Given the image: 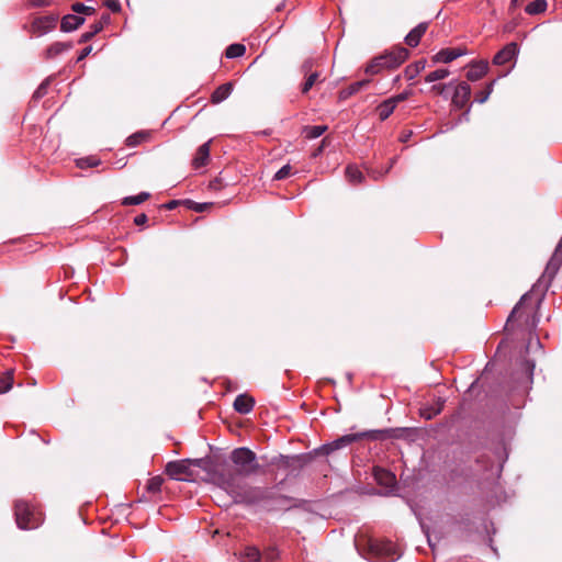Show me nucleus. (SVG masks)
Returning <instances> with one entry per match:
<instances>
[{
  "mask_svg": "<svg viewBox=\"0 0 562 562\" xmlns=\"http://www.w3.org/2000/svg\"><path fill=\"white\" fill-rule=\"evenodd\" d=\"M212 480L221 488L233 496L237 503L256 504L262 501L267 491L261 487H246L229 469L214 470Z\"/></svg>",
  "mask_w": 562,
  "mask_h": 562,
  "instance_id": "f257e3e1",
  "label": "nucleus"
},
{
  "mask_svg": "<svg viewBox=\"0 0 562 562\" xmlns=\"http://www.w3.org/2000/svg\"><path fill=\"white\" fill-rule=\"evenodd\" d=\"M231 460L236 465V470H229L237 475L240 480L241 476H249L259 471V464L257 462V457L254 451L248 448L240 447L236 448L231 453ZM223 468L228 469V467H220L216 470H222Z\"/></svg>",
  "mask_w": 562,
  "mask_h": 562,
  "instance_id": "f03ea898",
  "label": "nucleus"
},
{
  "mask_svg": "<svg viewBox=\"0 0 562 562\" xmlns=\"http://www.w3.org/2000/svg\"><path fill=\"white\" fill-rule=\"evenodd\" d=\"M15 520L21 529H34L42 522L41 512L35 510L24 501L15 503Z\"/></svg>",
  "mask_w": 562,
  "mask_h": 562,
  "instance_id": "7ed1b4c3",
  "label": "nucleus"
},
{
  "mask_svg": "<svg viewBox=\"0 0 562 562\" xmlns=\"http://www.w3.org/2000/svg\"><path fill=\"white\" fill-rule=\"evenodd\" d=\"M381 432L382 431L374 430V431L361 432V434H357V435H346V436H342V437L338 438L337 440L333 441L331 443L323 446L322 450L325 454H328L331 451L340 449L342 447H346V446L350 445L351 442H353L360 438H363V437L378 439L379 435Z\"/></svg>",
  "mask_w": 562,
  "mask_h": 562,
  "instance_id": "20e7f679",
  "label": "nucleus"
},
{
  "mask_svg": "<svg viewBox=\"0 0 562 562\" xmlns=\"http://www.w3.org/2000/svg\"><path fill=\"white\" fill-rule=\"evenodd\" d=\"M190 464L191 461L189 460L171 461L166 464L165 471L172 480L188 481L192 476Z\"/></svg>",
  "mask_w": 562,
  "mask_h": 562,
  "instance_id": "39448f33",
  "label": "nucleus"
},
{
  "mask_svg": "<svg viewBox=\"0 0 562 562\" xmlns=\"http://www.w3.org/2000/svg\"><path fill=\"white\" fill-rule=\"evenodd\" d=\"M408 56V49L403 46H398L381 55V58H383L385 68L393 69L402 65Z\"/></svg>",
  "mask_w": 562,
  "mask_h": 562,
  "instance_id": "423d86ee",
  "label": "nucleus"
},
{
  "mask_svg": "<svg viewBox=\"0 0 562 562\" xmlns=\"http://www.w3.org/2000/svg\"><path fill=\"white\" fill-rule=\"evenodd\" d=\"M371 549L384 561H395L401 557L398 549L391 541L374 542L371 544Z\"/></svg>",
  "mask_w": 562,
  "mask_h": 562,
  "instance_id": "0eeeda50",
  "label": "nucleus"
},
{
  "mask_svg": "<svg viewBox=\"0 0 562 562\" xmlns=\"http://www.w3.org/2000/svg\"><path fill=\"white\" fill-rule=\"evenodd\" d=\"M57 18L54 15H45L34 19L31 24V32L37 36L45 35L56 27Z\"/></svg>",
  "mask_w": 562,
  "mask_h": 562,
  "instance_id": "6e6552de",
  "label": "nucleus"
},
{
  "mask_svg": "<svg viewBox=\"0 0 562 562\" xmlns=\"http://www.w3.org/2000/svg\"><path fill=\"white\" fill-rule=\"evenodd\" d=\"M561 262H562V237L554 250L552 258L548 262L546 270H544L542 277L540 278L539 282L551 281L553 279L554 274L557 273Z\"/></svg>",
  "mask_w": 562,
  "mask_h": 562,
  "instance_id": "1a4fd4ad",
  "label": "nucleus"
},
{
  "mask_svg": "<svg viewBox=\"0 0 562 562\" xmlns=\"http://www.w3.org/2000/svg\"><path fill=\"white\" fill-rule=\"evenodd\" d=\"M471 97V87L467 82H461L456 87L452 103L458 108L462 109L465 106Z\"/></svg>",
  "mask_w": 562,
  "mask_h": 562,
  "instance_id": "9d476101",
  "label": "nucleus"
},
{
  "mask_svg": "<svg viewBox=\"0 0 562 562\" xmlns=\"http://www.w3.org/2000/svg\"><path fill=\"white\" fill-rule=\"evenodd\" d=\"M518 53L517 44L509 43L501 49L493 58L495 65L502 66L509 63Z\"/></svg>",
  "mask_w": 562,
  "mask_h": 562,
  "instance_id": "9b49d317",
  "label": "nucleus"
},
{
  "mask_svg": "<svg viewBox=\"0 0 562 562\" xmlns=\"http://www.w3.org/2000/svg\"><path fill=\"white\" fill-rule=\"evenodd\" d=\"M465 54V50L462 48H445L439 50L434 57L432 60L435 63H451L452 60L461 57Z\"/></svg>",
  "mask_w": 562,
  "mask_h": 562,
  "instance_id": "f8f14e48",
  "label": "nucleus"
},
{
  "mask_svg": "<svg viewBox=\"0 0 562 562\" xmlns=\"http://www.w3.org/2000/svg\"><path fill=\"white\" fill-rule=\"evenodd\" d=\"M529 294H525L520 301L517 303V305L514 307V310L512 311L510 315L508 316V319H507V326L509 325H514L515 322L521 319L524 317V315L526 314L527 316H529L530 313H532V308H530L529 311L526 310V301L528 299Z\"/></svg>",
  "mask_w": 562,
  "mask_h": 562,
  "instance_id": "ddd939ff",
  "label": "nucleus"
},
{
  "mask_svg": "<svg viewBox=\"0 0 562 562\" xmlns=\"http://www.w3.org/2000/svg\"><path fill=\"white\" fill-rule=\"evenodd\" d=\"M373 474L378 484L383 485L385 487L391 488L396 483L395 475L385 469L375 468Z\"/></svg>",
  "mask_w": 562,
  "mask_h": 562,
  "instance_id": "4468645a",
  "label": "nucleus"
},
{
  "mask_svg": "<svg viewBox=\"0 0 562 562\" xmlns=\"http://www.w3.org/2000/svg\"><path fill=\"white\" fill-rule=\"evenodd\" d=\"M255 401L247 394L238 395L234 401V408L239 414H248L252 411Z\"/></svg>",
  "mask_w": 562,
  "mask_h": 562,
  "instance_id": "2eb2a0df",
  "label": "nucleus"
},
{
  "mask_svg": "<svg viewBox=\"0 0 562 562\" xmlns=\"http://www.w3.org/2000/svg\"><path fill=\"white\" fill-rule=\"evenodd\" d=\"M488 70V64L487 61L485 60H480L477 63H473L469 69V71L467 72V78L470 80V81H477L480 80L482 77L485 76V74L487 72Z\"/></svg>",
  "mask_w": 562,
  "mask_h": 562,
  "instance_id": "dca6fc26",
  "label": "nucleus"
},
{
  "mask_svg": "<svg viewBox=\"0 0 562 562\" xmlns=\"http://www.w3.org/2000/svg\"><path fill=\"white\" fill-rule=\"evenodd\" d=\"M427 26V23H419L406 35L405 43L411 47H416L419 44L422 36L425 34Z\"/></svg>",
  "mask_w": 562,
  "mask_h": 562,
  "instance_id": "f3484780",
  "label": "nucleus"
},
{
  "mask_svg": "<svg viewBox=\"0 0 562 562\" xmlns=\"http://www.w3.org/2000/svg\"><path fill=\"white\" fill-rule=\"evenodd\" d=\"M210 158V142L202 144L193 158V166L194 168L203 167L207 164Z\"/></svg>",
  "mask_w": 562,
  "mask_h": 562,
  "instance_id": "a211bd4d",
  "label": "nucleus"
},
{
  "mask_svg": "<svg viewBox=\"0 0 562 562\" xmlns=\"http://www.w3.org/2000/svg\"><path fill=\"white\" fill-rule=\"evenodd\" d=\"M83 22V18H80L75 14H67L61 20L60 29L64 32H71L77 30Z\"/></svg>",
  "mask_w": 562,
  "mask_h": 562,
  "instance_id": "6ab92c4d",
  "label": "nucleus"
},
{
  "mask_svg": "<svg viewBox=\"0 0 562 562\" xmlns=\"http://www.w3.org/2000/svg\"><path fill=\"white\" fill-rule=\"evenodd\" d=\"M233 91V85L231 82L221 85L217 87L211 95V101L215 104L226 100Z\"/></svg>",
  "mask_w": 562,
  "mask_h": 562,
  "instance_id": "aec40b11",
  "label": "nucleus"
},
{
  "mask_svg": "<svg viewBox=\"0 0 562 562\" xmlns=\"http://www.w3.org/2000/svg\"><path fill=\"white\" fill-rule=\"evenodd\" d=\"M72 47L70 43L56 42L47 47L45 52V57L47 59L55 58L58 55L69 50Z\"/></svg>",
  "mask_w": 562,
  "mask_h": 562,
  "instance_id": "412c9836",
  "label": "nucleus"
},
{
  "mask_svg": "<svg viewBox=\"0 0 562 562\" xmlns=\"http://www.w3.org/2000/svg\"><path fill=\"white\" fill-rule=\"evenodd\" d=\"M369 82H370L369 79H364V80H360V81H356V82L351 83L348 88L340 91V93H339L340 99H347V98L351 97L352 94L359 92L362 88L368 86Z\"/></svg>",
  "mask_w": 562,
  "mask_h": 562,
  "instance_id": "4be33fe9",
  "label": "nucleus"
},
{
  "mask_svg": "<svg viewBox=\"0 0 562 562\" xmlns=\"http://www.w3.org/2000/svg\"><path fill=\"white\" fill-rule=\"evenodd\" d=\"M396 105L393 101L390 99L384 100L379 106H378V114L381 121L386 120L395 110Z\"/></svg>",
  "mask_w": 562,
  "mask_h": 562,
  "instance_id": "5701e85b",
  "label": "nucleus"
},
{
  "mask_svg": "<svg viewBox=\"0 0 562 562\" xmlns=\"http://www.w3.org/2000/svg\"><path fill=\"white\" fill-rule=\"evenodd\" d=\"M384 68L385 66L383 63V58H381L380 55L370 60V63L366 66L364 71L367 75L373 76L379 74Z\"/></svg>",
  "mask_w": 562,
  "mask_h": 562,
  "instance_id": "b1692460",
  "label": "nucleus"
},
{
  "mask_svg": "<svg viewBox=\"0 0 562 562\" xmlns=\"http://www.w3.org/2000/svg\"><path fill=\"white\" fill-rule=\"evenodd\" d=\"M239 559L241 562H258L260 560V552L255 547H247L240 553Z\"/></svg>",
  "mask_w": 562,
  "mask_h": 562,
  "instance_id": "393cba45",
  "label": "nucleus"
},
{
  "mask_svg": "<svg viewBox=\"0 0 562 562\" xmlns=\"http://www.w3.org/2000/svg\"><path fill=\"white\" fill-rule=\"evenodd\" d=\"M346 177L350 183H361L363 180L362 172L355 166H348L346 168Z\"/></svg>",
  "mask_w": 562,
  "mask_h": 562,
  "instance_id": "a878e982",
  "label": "nucleus"
},
{
  "mask_svg": "<svg viewBox=\"0 0 562 562\" xmlns=\"http://www.w3.org/2000/svg\"><path fill=\"white\" fill-rule=\"evenodd\" d=\"M547 7L548 4L546 0H536L530 2L525 10L528 14L533 15L544 12Z\"/></svg>",
  "mask_w": 562,
  "mask_h": 562,
  "instance_id": "bb28decb",
  "label": "nucleus"
},
{
  "mask_svg": "<svg viewBox=\"0 0 562 562\" xmlns=\"http://www.w3.org/2000/svg\"><path fill=\"white\" fill-rule=\"evenodd\" d=\"M326 130H327V126H325V125L305 126L304 134H305L306 138L314 139V138L322 136Z\"/></svg>",
  "mask_w": 562,
  "mask_h": 562,
  "instance_id": "cd10ccee",
  "label": "nucleus"
},
{
  "mask_svg": "<svg viewBox=\"0 0 562 562\" xmlns=\"http://www.w3.org/2000/svg\"><path fill=\"white\" fill-rule=\"evenodd\" d=\"M425 61L420 60L406 67L405 76L408 80L414 79L422 70L425 69Z\"/></svg>",
  "mask_w": 562,
  "mask_h": 562,
  "instance_id": "c85d7f7f",
  "label": "nucleus"
},
{
  "mask_svg": "<svg viewBox=\"0 0 562 562\" xmlns=\"http://www.w3.org/2000/svg\"><path fill=\"white\" fill-rule=\"evenodd\" d=\"M246 47L243 44H232L226 48L227 58H237L245 54Z\"/></svg>",
  "mask_w": 562,
  "mask_h": 562,
  "instance_id": "c756f323",
  "label": "nucleus"
},
{
  "mask_svg": "<svg viewBox=\"0 0 562 562\" xmlns=\"http://www.w3.org/2000/svg\"><path fill=\"white\" fill-rule=\"evenodd\" d=\"M449 74H450L449 70L446 68L437 69V70L429 72L425 77V81L426 82H435L438 80H442V79L447 78L449 76Z\"/></svg>",
  "mask_w": 562,
  "mask_h": 562,
  "instance_id": "7c9ffc66",
  "label": "nucleus"
},
{
  "mask_svg": "<svg viewBox=\"0 0 562 562\" xmlns=\"http://www.w3.org/2000/svg\"><path fill=\"white\" fill-rule=\"evenodd\" d=\"M149 198V193L140 192L137 195L126 196L123 199L122 203L124 205H138L146 201Z\"/></svg>",
  "mask_w": 562,
  "mask_h": 562,
  "instance_id": "2f4dec72",
  "label": "nucleus"
},
{
  "mask_svg": "<svg viewBox=\"0 0 562 562\" xmlns=\"http://www.w3.org/2000/svg\"><path fill=\"white\" fill-rule=\"evenodd\" d=\"M13 383V373L12 371L7 372L2 376H0V394L7 393L11 390Z\"/></svg>",
  "mask_w": 562,
  "mask_h": 562,
  "instance_id": "473e14b6",
  "label": "nucleus"
},
{
  "mask_svg": "<svg viewBox=\"0 0 562 562\" xmlns=\"http://www.w3.org/2000/svg\"><path fill=\"white\" fill-rule=\"evenodd\" d=\"M147 136L148 135L145 132L135 133L126 138V145L131 147L137 146L143 140H145Z\"/></svg>",
  "mask_w": 562,
  "mask_h": 562,
  "instance_id": "72a5a7b5",
  "label": "nucleus"
},
{
  "mask_svg": "<svg viewBox=\"0 0 562 562\" xmlns=\"http://www.w3.org/2000/svg\"><path fill=\"white\" fill-rule=\"evenodd\" d=\"M164 479L160 475L149 479L147 483V490L151 493H157L161 490Z\"/></svg>",
  "mask_w": 562,
  "mask_h": 562,
  "instance_id": "f704fd0d",
  "label": "nucleus"
},
{
  "mask_svg": "<svg viewBox=\"0 0 562 562\" xmlns=\"http://www.w3.org/2000/svg\"><path fill=\"white\" fill-rule=\"evenodd\" d=\"M100 165V160L94 157L80 158L77 160V166L81 169L97 167Z\"/></svg>",
  "mask_w": 562,
  "mask_h": 562,
  "instance_id": "c9c22d12",
  "label": "nucleus"
},
{
  "mask_svg": "<svg viewBox=\"0 0 562 562\" xmlns=\"http://www.w3.org/2000/svg\"><path fill=\"white\" fill-rule=\"evenodd\" d=\"M319 75L318 72H312L307 76L305 82L302 86V92L306 93L308 92L312 87L315 85L316 80L318 79Z\"/></svg>",
  "mask_w": 562,
  "mask_h": 562,
  "instance_id": "e433bc0d",
  "label": "nucleus"
},
{
  "mask_svg": "<svg viewBox=\"0 0 562 562\" xmlns=\"http://www.w3.org/2000/svg\"><path fill=\"white\" fill-rule=\"evenodd\" d=\"M102 27H103V25L101 22L95 23V31H89V32L83 33L80 36L79 43H86V42L90 41L97 33H99L102 30Z\"/></svg>",
  "mask_w": 562,
  "mask_h": 562,
  "instance_id": "4c0bfd02",
  "label": "nucleus"
},
{
  "mask_svg": "<svg viewBox=\"0 0 562 562\" xmlns=\"http://www.w3.org/2000/svg\"><path fill=\"white\" fill-rule=\"evenodd\" d=\"M72 11L76 13H83V14H92L94 12V9L92 7L85 5L83 3H74L72 4Z\"/></svg>",
  "mask_w": 562,
  "mask_h": 562,
  "instance_id": "58836bf2",
  "label": "nucleus"
},
{
  "mask_svg": "<svg viewBox=\"0 0 562 562\" xmlns=\"http://www.w3.org/2000/svg\"><path fill=\"white\" fill-rule=\"evenodd\" d=\"M291 166L290 165H284L282 168H280L276 175H274V179L276 180H283L285 178H288L290 175H291Z\"/></svg>",
  "mask_w": 562,
  "mask_h": 562,
  "instance_id": "ea45409f",
  "label": "nucleus"
},
{
  "mask_svg": "<svg viewBox=\"0 0 562 562\" xmlns=\"http://www.w3.org/2000/svg\"><path fill=\"white\" fill-rule=\"evenodd\" d=\"M412 94H413V92L411 90H405V91H403L394 97H391L389 99L391 101H393L395 105H397L398 103L407 100Z\"/></svg>",
  "mask_w": 562,
  "mask_h": 562,
  "instance_id": "a19ab883",
  "label": "nucleus"
},
{
  "mask_svg": "<svg viewBox=\"0 0 562 562\" xmlns=\"http://www.w3.org/2000/svg\"><path fill=\"white\" fill-rule=\"evenodd\" d=\"M493 85L494 82H491L488 86H487V89L485 91H482L480 92L477 95H476V101L480 102V103H484L490 94L492 93L493 91Z\"/></svg>",
  "mask_w": 562,
  "mask_h": 562,
  "instance_id": "79ce46f5",
  "label": "nucleus"
},
{
  "mask_svg": "<svg viewBox=\"0 0 562 562\" xmlns=\"http://www.w3.org/2000/svg\"><path fill=\"white\" fill-rule=\"evenodd\" d=\"M146 222H147V215L144 213L136 215L134 218V223L138 226L144 225Z\"/></svg>",
  "mask_w": 562,
  "mask_h": 562,
  "instance_id": "37998d69",
  "label": "nucleus"
},
{
  "mask_svg": "<svg viewBox=\"0 0 562 562\" xmlns=\"http://www.w3.org/2000/svg\"><path fill=\"white\" fill-rule=\"evenodd\" d=\"M92 50V47L91 46H87L85 47L81 53L79 54L78 58H77V61H81L83 60Z\"/></svg>",
  "mask_w": 562,
  "mask_h": 562,
  "instance_id": "c03bdc74",
  "label": "nucleus"
},
{
  "mask_svg": "<svg viewBox=\"0 0 562 562\" xmlns=\"http://www.w3.org/2000/svg\"><path fill=\"white\" fill-rule=\"evenodd\" d=\"M108 7L112 10V11H119L121 5H120V2L116 1V0H111L108 2Z\"/></svg>",
  "mask_w": 562,
  "mask_h": 562,
  "instance_id": "a18cd8bd",
  "label": "nucleus"
},
{
  "mask_svg": "<svg viewBox=\"0 0 562 562\" xmlns=\"http://www.w3.org/2000/svg\"><path fill=\"white\" fill-rule=\"evenodd\" d=\"M533 369H535V363L527 361L526 362V372L528 375L532 374Z\"/></svg>",
  "mask_w": 562,
  "mask_h": 562,
  "instance_id": "49530a36",
  "label": "nucleus"
},
{
  "mask_svg": "<svg viewBox=\"0 0 562 562\" xmlns=\"http://www.w3.org/2000/svg\"><path fill=\"white\" fill-rule=\"evenodd\" d=\"M312 65H313L312 60L304 61V64L302 65V70L304 72H307L312 68Z\"/></svg>",
  "mask_w": 562,
  "mask_h": 562,
  "instance_id": "de8ad7c7",
  "label": "nucleus"
},
{
  "mask_svg": "<svg viewBox=\"0 0 562 562\" xmlns=\"http://www.w3.org/2000/svg\"><path fill=\"white\" fill-rule=\"evenodd\" d=\"M412 135V132H404L402 135H401V142H407L408 138L411 137Z\"/></svg>",
  "mask_w": 562,
  "mask_h": 562,
  "instance_id": "09e8293b",
  "label": "nucleus"
},
{
  "mask_svg": "<svg viewBox=\"0 0 562 562\" xmlns=\"http://www.w3.org/2000/svg\"><path fill=\"white\" fill-rule=\"evenodd\" d=\"M207 204H195L194 206V210L198 211V212H202L205 207H206Z\"/></svg>",
  "mask_w": 562,
  "mask_h": 562,
  "instance_id": "8fccbe9b",
  "label": "nucleus"
},
{
  "mask_svg": "<svg viewBox=\"0 0 562 562\" xmlns=\"http://www.w3.org/2000/svg\"><path fill=\"white\" fill-rule=\"evenodd\" d=\"M522 0H510L512 7L516 8L519 7Z\"/></svg>",
  "mask_w": 562,
  "mask_h": 562,
  "instance_id": "3c124183",
  "label": "nucleus"
},
{
  "mask_svg": "<svg viewBox=\"0 0 562 562\" xmlns=\"http://www.w3.org/2000/svg\"><path fill=\"white\" fill-rule=\"evenodd\" d=\"M177 203V201H170L166 206L167 209L172 210L173 207H176Z\"/></svg>",
  "mask_w": 562,
  "mask_h": 562,
  "instance_id": "603ef678",
  "label": "nucleus"
},
{
  "mask_svg": "<svg viewBox=\"0 0 562 562\" xmlns=\"http://www.w3.org/2000/svg\"><path fill=\"white\" fill-rule=\"evenodd\" d=\"M432 89L437 90L438 92H442L443 86H434Z\"/></svg>",
  "mask_w": 562,
  "mask_h": 562,
  "instance_id": "864d4df0",
  "label": "nucleus"
},
{
  "mask_svg": "<svg viewBox=\"0 0 562 562\" xmlns=\"http://www.w3.org/2000/svg\"><path fill=\"white\" fill-rule=\"evenodd\" d=\"M34 4L35 5H43L44 1L43 0H36V1H34Z\"/></svg>",
  "mask_w": 562,
  "mask_h": 562,
  "instance_id": "5fc2aeb1",
  "label": "nucleus"
},
{
  "mask_svg": "<svg viewBox=\"0 0 562 562\" xmlns=\"http://www.w3.org/2000/svg\"><path fill=\"white\" fill-rule=\"evenodd\" d=\"M91 31H95V24L91 26Z\"/></svg>",
  "mask_w": 562,
  "mask_h": 562,
  "instance_id": "6e6d98bb",
  "label": "nucleus"
}]
</instances>
